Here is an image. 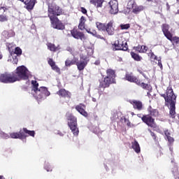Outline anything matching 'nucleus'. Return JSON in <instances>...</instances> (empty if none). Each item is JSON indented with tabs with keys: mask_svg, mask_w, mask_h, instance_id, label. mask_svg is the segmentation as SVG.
Returning a JSON list of instances; mask_svg holds the SVG:
<instances>
[{
	"mask_svg": "<svg viewBox=\"0 0 179 179\" xmlns=\"http://www.w3.org/2000/svg\"><path fill=\"white\" fill-rule=\"evenodd\" d=\"M48 17L50 19L52 27L57 30H64L65 25L59 21L57 16L62 15V8L55 3H51L48 5Z\"/></svg>",
	"mask_w": 179,
	"mask_h": 179,
	"instance_id": "obj_1",
	"label": "nucleus"
},
{
	"mask_svg": "<svg viewBox=\"0 0 179 179\" xmlns=\"http://www.w3.org/2000/svg\"><path fill=\"white\" fill-rule=\"evenodd\" d=\"M32 88L31 90V94L35 97V99L38 100H41L46 99L51 94L49 92L48 88L45 87H38V83L36 80L31 81Z\"/></svg>",
	"mask_w": 179,
	"mask_h": 179,
	"instance_id": "obj_2",
	"label": "nucleus"
},
{
	"mask_svg": "<svg viewBox=\"0 0 179 179\" xmlns=\"http://www.w3.org/2000/svg\"><path fill=\"white\" fill-rule=\"evenodd\" d=\"M106 77L103 78V80L100 81L99 86V94H101L104 92L106 87H108L111 83H115V71L111 69L106 71Z\"/></svg>",
	"mask_w": 179,
	"mask_h": 179,
	"instance_id": "obj_3",
	"label": "nucleus"
},
{
	"mask_svg": "<svg viewBox=\"0 0 179 179\" xmlns=\"http://www.w3.org/2000/svg\"><path fill=\"white\" fill-rule=\"evenodd\" d=\"M66 117L68 121V126L72 134L74 136H78V135H79V128H78V120L76 117L73 116L71 113H67Z\"/></svg>",
	"mask_w": 179,
	"mask_h": 179,
	"instance_id": "obj_4",
	"label": "nucleus"
},
{
	"mask_svg": "<svg viewBox=\"0 0 179 179\" xmlns=\"http://www.w3.org/2000/svg\"><path fill=\"white\" fill-rule=\"evenodd\" d=\"M30 72L24 66H18L16 69L15 74H13V78L16 79V82L19 80H27L29 79Z\"/></svg>",
	"mask_w": 179,
	"mask_h": 179,
	"instance_id": "obj_5",
	"label": "nucleus"
},
{
	"mask_svg": "<svg viewBox=\"0 0 179 179\" xmlns=\"http://www.w3.org/2000/svg\"><path fill=\"white\" fill-rule=\"evenodd\" d=\"M8 48L13 58V64H17V56L22 55V49H20V48L19 47H17L15 48V51L13 52V49L12 48V44L10 43L8 44Z\"/></svg>",
	"mask_w": 179,
	"mask_h": 179,
	"instance_id": "obj_6",
	"label": "nucleus"
},
{
	"mask_svg": "<svg viewBox=\"0 0 179 179\" xmlns=\"http://www.w3.org/2000/svg\"><path fill=\"white\" fill-rule=\"evenodd\" d=\"M168 103L166 106L169 107V114L173 118L176 117V103L177 101V96H173V100L171 98L166 99Z\"/></svg>",
	"mask_w": 179,
	"mask_h": 179,
	"instance_id": "obj_7",
	"label": "nucleus"
},
{
	"mask_svg": "<svg viewBox=\"0 0 179 179\" xmlns=\"http://www.w3.org/2000/svg\"><path fill=\"white\" fill-rule=\"evenodd\" d=\"M0 82L1 83H15L16 78L13 77V74L5 73L0 74Z\"/></svg>",
	"mask_w": 179,
	"mask_h": 179,
	"instance_id": "obj_8",
	"label": "nucleus"
},
{
	"mask_svg": "<svg viewBox=\"0 0 179 179\" xmlns=\"http://www.w3.org/2000/svg\"><path fill=\"white\" fill-rule=\"evenodd\" d=\"M115 50H122V51H127L128 50V44L127 43V42H124L121 41V40H118L117 42H115Z\"/></svg>",
	"mask_w": 179,
	"mask_h": 179,
	"instance_id": "obj_9",
	"label": "nucleus"
},
{
	"mask_svg": "<svg viewBox=\"0 0 179 179\" xmlns=\"http://www.w3.org/2000/svg\"><path fill=\"white\" fill-rule=\"evenodd\" d=\"M109 6L110 8V13L112 15L118 13V1L117 0H111L109 2Z\"/></svg>",
	"mask_w": 179,
	"mask_h": 179,
	"instance_id": "obj_10",
	"label": "nucleus"
},
{
	"mask_svg": "<svg viewBox=\"0 0 179 179\" xmlns=\"http://www.w3.org/2000/svg\"><path fill=\"white\" fill-rule=\"evenodd\" d=\"M162 97L164 98V100L166 101V104L169 103V101H167V99H170L171 100H173V97H177L176 94H174V92H173V89L169 88L166 90V94H162Z\"/></svg>",
	"mask_w": 179,
	"mask_h": 179,
	"instance_id": "obj_11",
	"label": "nucleus"
},
{
	"mask_svg": "<svg viewBox=\"0 0 179 179\" xmlns=\"http://www.w3.org/2000/svg\"><path fill=\"white\" fill-rule=\"evenodd\" d=\"M141 120L143 122H145V124L148 125V127H151V128H155V119H153L152 117L144 115L141 117Z\"/></svg>",
	"mask_w": 179,
	"mask_h": 179,
	"instance_id": "obj_12",
	"label": "nucleus"
},
{
	"mask_svg": "<svg viewBox=\"0 0 179 179\" xmlns=\"http://www.w3.org/2000/svg\"><path fill=\"white\" fill-rule=\"evenodd\" d=\"M10 138L12 139H26L27 135H25L24 132L20 131L19 132L10 133Z\"/></svg>",
	"mask_w": 179,
	"mask_h": 179,
	"instance_id": "obj_13",
	"label": "nucleus"
},
{
	"mask_svg": "<svg viewBox=\"0 0 179 179\" xmlns=\"http://www.w3.org/2000/svg\"><path fill=\"white\" fill-rule=\"evenodd\" d=\"M71 36L74 38H76L77 40H81L83 41V40H86V37L85 36V34L83 32H80L78 30L73 29L71 31Z\"/></svg>",
	"mask_w": 179,
	"mask_h": 179,
	"instance_id": "obj_14",
	"label": "nucleus"
},
{
	"mask_svg": "<svg viewBox=\"0 0 179 179\" xmlns=\"http://www.w3.org/2000/svg\"><path fill=\"white\" fill-rule=\"evenodd\" d=\"M170 29V27H169L168 24H164L162 25V31L165 36V37H166V38L168 40H169L170 41H172L173 40V34H171L169 31V29Z\"/></svg>",
	"mask_w": 179,
	"mask_h": 179,
	"instance_id": "obj_15",
	"label": "nucleus"
},
{
	"mask_svg": "<svg viewBox=\"0 0 179 179\" xmlns=\"http://www.w3.org/2000/svg\"><path fill=\"white\" fill-rule=\"evenodd\" d=\"M80 62H76L77 68L78 71H83L85 68L86 67V65H87V62H86V57L83 56H80Z\"/></svg>",
	"mask_w": 179,
	"mask_h": 179,
	"instance_id": "obj_16",
	"label": "nucleus"
},
{
	"mask_svg": "<svg viewBox=\"0 0 179 179\" xmlns=\"http://www.w3.org/2000/svg\"><path fill=\"white\" fill-rule=\"evenodd\" d=\"M113 24V21H110L106 26L105 30H106V32L108 33V36H114L115 29H114Z\"/></svg>",
	"mask_w": 179,
	"mask_h": 179,
	"instance_id": "obj_17",
	"label": "nucleus"
},
{
	"mask_svg": "<svg viewBox=\"0 0 179 179\" xmlns=\"http://www.w3.org/2000/svg\"><path fill=\"white\" fill-rule=\"evenodd\" d=\"M27 5V9L28 10H31L34 8V5L37 2V0H20Z\"/></svg>",
	"mask_w": 179,
	"mask_h": 179,
	"instance_id": "obj_18",
	"label": "nucleus"
},
{
	"mask_svg": "<svg viewBox=\"0 0 179 179\" xmlns=\"http://www.w3.org/2000/svg\"><path fill=\"white\" fill-rule=\"evenodd\" d=\"M126 80L128 82H131L133 83H136L137 85H141V80L136 78V77L134 76L132 74L126 73L125 76Z\"/></svg>",
	"mask_w": 179,
	"mask_h": 179,
	"instance_id": "obj_19",
	"label": "nucleus"
},
{
	"mask_svg": "<svg viewBox=\"0 0 179 179\" xmlns=\"http://www.w3.org/2000/svg\"><path fill=\"white\" fill-rule=\"evenodd\" d=\"M131 148L134 149L136 153H141V146L136 140H134L133 142H131Z\"/></svg>",
	"mask_w": 179,
	"mask_h": 179,
	"instance_id": "obj_20",
	"label": "nucleus"
},
{
	"mask_svg": "<svg viewBox=\"0 0 179 179\" xmlns=\"http://www.w3.org/2000/svg\"><path fill=\"white\" fill-rule=\"evenodd\" d=\"M145 9V7L143 6H137L136 4L135 7L132 10V13H134L135 15H138V13H141L142 10Z\"/></svg>",
	"mask_w": 179,
	"mask_h": 179,
	"instance_id": "obj_21",
	"label": "nucleus"
},
{
	"mask_svg": "<svg viewBox=\"0 0 179 179\" xmlns=\"http://www.w3.org/2000/svg\"><path fill=\"white\" fill-rule=\"evenodd\" d=\"M57 94L59 96H61L62 97H71V92L65 90H60L59 92H57Z\"/></svg>",
	"mask_w": 179,
	"mask_h": 179,
	"instance_id": "obj_22",
	"label": "nucleus"
},
{
	"mask_svg": "<svg viewBox=\"0 0 179 179\" xmlns=\"http://www.w3.org/2000/svg\"><path fill=\"white\" fill-rule=\"evenodd\" d=\"M132 104L134 106V108L141 111L142 110L143 104L140 101H132Z\"/></svg>",
	"mask_w": 179,
	"mask_h": 179,
	"instance_id": "obj_23",
	"label": "nucleus"
},
{
	"mask_svg": "<svg viewBox=\"0 0 179 179\" xmlns=\"http://www.w3.org/2000/svg\"><path fill=\"white\" fill-rule=\"evenodd\" d=\"M76 110L78 111L81 115H83V117H87V112L82 108V105H78L76 106Z\"/></svg>",
	"mask_w": 179,
	"mask_h": 179,
	"instance_id": "obj_24",
	"label": "nucleus"
},
{
	"mask_svg": "<svg viewBox=\"0 0 179 179\" xmlns=\"http://www.w3.org/2000/svg\"><path fill=\"white\" fill-rule=\"evenodd\" d=\"M47 45L48 50H50V51H53V52H55V51H58V50H59L58 48L59 46H55L54 43H49Z\"/></svg>",
	"mask_w": 179,
	"mask_h": 179,
	"instance_id": "obj_25",
	"label": "nucleus"
},
{
	"mask_svg": "<svg viewBox=\"0 0 179 179\" xmlns=\"http://www.w3.org/2000/svg\"><path fill=\"white\" fill-rule=\"evenodd\" d=\"M136 50L139 51L140 52L145 53L148 51V47L146 45H138L136 47Z\"/></svg>",
	"mask_w": 179,
	"mask_h": 179,
	"instance_id": "obj_26",
	"label": "nucleus"
},
{
	"mask_svg": "<svg viewBox=\"0 0 179 179\" xmlns=\"http://www.w3.org/2000/svg\"><path fill=\"white\" fill-rule=\"evenodd\" d=\"M136 6V3H135V0H130L127 3V9H134V8Z\"/></svg>",
	"mask_w": 179,
	"mask_h": 179,
	"instance_id": "obj_27",
	"label": "nucleus"
},
{
	"mask_svg": "<svg viewBox=\"0 0 179 179\" xmlns=\"http://www.w3.org/2000/svg\"><path fill=\"white\" fill-rule=\"evenodd\" d=\"M131 58L134 59V61H141L142 59V57L139 56V55L131 52Z\"/></svg>",
	"mask_w": 179,
	"mask_h": 179,
	"instance_id": "obj_28",
	"label": "nucleus"
},
{
	"mask_svg": "<svg viewBox=\"0 0 179 179\" xmlns=\"http://www.w3.org/2000/svg\"><path fill=\"white\" fill-rule=\"evenodd\" d=\"M23 131L24 134H27V135H29V136H32L33 138H34V136L36 135V132L34 131H30L26 128H23Z\"/></svg>",
	"mask_w": 179,
	"mask_h": 179,
	"instance_id": "obj_29",
	"label": "nucleus"
},
{
	"mask_svg": "<svg viewBox=\"0 0 179 179\" xmlns=\"http://www.w3.org/2000/svg\"><path fill=\"white\" fill-rule=\"evenodd\" d=\"M2 35L5 36V37H13V36H15V32H13V31H10L8 33V31H3Z\"/></svg>",
	"mask_w": 179,
	"mask_h": 179,
	"instance_id": "obj_30",
	"label": "nucleus"
},
{
	"mask_svg": "<svg viewBox=\"0 0 179 179\" xmlns=\"http://www.w3.org/2000/svg\"><path fill=\"white\" fill-rule=\"evenodd\" d=\"M96 26L99 30H106V25L101 22H96Z\"/></svg>",
	"mask_w": 179,
	"mask_h": 179,
	"instance_id": "obj_31",
	"label": "nucleus"
},
{
	"mask_svg": "<svg viewBox=\"0 0 179 179\" xmlns=\"http://www.w3.org/2000/svg\"><path fill=\"white\" fill-rule=\"evenodd\" d=\"M0 138H1V139H9V138H10V134H8L2 131H0Z\"/></svg>",
	"mask_w": 179,
	"mask_h": 179,
	"instance_id": "obj_32",
	"label": "nucleus"
},
{
	"mask_svg": "<svg viewBox=\"0 0 179 179\" xmlns=\"http://www.w3.org/2000/svg\"><path fill=\"white\" fill-rule=\"evenodd\" d=\"M44 169H45V170H46V171H48V172H51V171H52V166L51 164H50V163H48V162H45Z\"/></svg>",
	"mask_w": 179,
	"mask_h": 179,
	"instance_id": "obj_33",
	"label": "nucleus"
},
{
	"mask_svg": "<svg viewBox=\"0 0 179 179\" xmlns=\"http://www.w3.org/2000/svg\"><path fill=\"white\" fill-rule=\"evenodd\" d=\"M90 34H92V36H94V37H96V38H101L103 39V37H101V35L98 34L97 32L94 30H92V31H88Z\"/></svg>",
	"mask_w": 179,
	"mask_h": 179,
	"instance_id": "obj_34",
	"label": "nucleus"
},
{
	"mask_svg": "<svg viewBox=\"0 0 179 179\" xmlns=\"http://www.w3.org/2000/svg\"><path fill=\"white\" fill-rule=\"evenodd\" d=\"M131 27V25L129 24H120V29L122 30H128Z\"/></svg>",
	"mask_w": 179,
	"mask_h": 179,
	"instance_id": "obj_35",
	"label": "nucleus"
},
{
	"mask_svg": "<svg viewBox=\"0 0 179 179\" xmlns=\"http://www.w3.org/2000/svg\"><path fill=\"white\" fill-rule=\"evenodd\" d=\"M150 115L152 117H157V115H159V111L156 109H152L150 110Z\"/></svg>",
	"mask_w": 179,
	"mask_h": 179,
	"instance_id": "obj_36",
	"label": "nucleus"
},
{
	"mask_svg": "<svg viewBox=\"0 0 179 179\" xmlns=\"http://www.w3.org/2000/svg\"><path fill=\"white\" fill-rule=\"evenodd\" d=\"M0 22H8V17H6V15H0Z\"/></svg>",
	"mask_w": 179,
	"mask_h": 179,
	"instance_id": "obj_37",
	"label": "nucleus"
},
{
	"mask_svg": "<svg viewBox=\"0 0 179 179\" xmlns=\"http://www.w3.org/2000/svg\"><path fill=\"white\" fill-rule=\"evenodd\" d=\"M48 64L49 65L51 66V68H52L53 66H55V62H54V60H52V59H50L48 60Z\"/></svg>",
	"mask_w": 179,
	"mask_h": 179,
	"instance_id": "obj_38",
	"label": "nucleus"
},
{
	"mask_svg": "<svg viewBox=\"0 0 179 179\" xmlns=\"http://www.w3.org/2000/svg\"><path fill=\"white\" fill-rule=\"evenodd\" d=\"M52 69L53 71H55V72H57V73H61V70L58 68V66L57 65L52 67Z\"/></svg>",
	"mask_w": 179,
	"mask_h": 179,
	"instance_id": "obj_39",
	"label": "nucleus"
},
{
	"mask_svg": "<svg viewBox=\"0 0 179 179\" xmlns=\"http://www.w3.org/2000/svg\"><path fill=\"white\" fill-rule=\"evenodd\" d=\"M138 86H141V87H143V89H148V87H149V85L145 84L144 83H141V82Z\"/></svg>",
	"mask_w": 179,
	"mask_h": 179,
	"instance_id": "obj_40",
	"label": "nucleus"
},
{
	"mask_svg": "<svg viewBox=\"0 0 179 179\" xmlns=\"http://www.w3.org/2000/svg\"><path fill=\"white\" fill-rule=\"evenodd\" d=\"M96 3H97L96 5L97 8H101L103 5V0H96Z\"/></svg>",
	"mask_w": 179,
	"mask_h": 179,
	"instance_id": "obj_41",
	"label": "nucleus"
},
{
	"mask_svg": "<svg viewBox=\"0 0 179 179\" xmlns=\"http://www.w3.org/2000/svg\"><path fill=\"white\" fill-rule=\"evenodd\" d=\"M166 139L169 142V143H173L174 142V138L173 137H171V136L166 137Z\"/></svg>",
	"mask_w": 179,
	"mask_h": 179,
	"instance_id": "obj_42",
	"label": "nucleus"
},
{
	"mask_svg": "<svg viewBox=\"0 0 179 179\" xmlns=\"http://www.w3.org/2000/svg\"><path fill=\"white\" fill-rule=\"evenodd\" d=\"M78 29H80V30H83L85 29V24L80 22Z\"/></svg>",
	"mask_w": 179,
	"mask_h": 179,
	"instance_id": "obj_43",
	"label": "nucleus"
},
{
	"mask_svg": "<svg viewBox=\"0 0 179 179\" xmlns=\"http://www.w3.org/2000/svg\"><path fill=\"white\" fill-rule=\"evenodd\" d=\"M124 122H127V127H132L131 122H129V120L128 119L124 117Z\"/></svg>",
	"mask_w": 179,
	"mask_h": 179,
	"instance_id": "obj_44",
	"label": "nucleus"
},
{
	"mask_svg": "<svg viewBox=\"0 0 179 179\" xmlns=\"http://www.w3.org/2000/svg\"><path fill=\"white\" fill-rule=\"evenodd\" d=\"M80 9L82 13H83L84 15H86L87 13V10H86L85 7H81Z\"/></svg>",
	"mask_w": 179,
	"mask_h": 179,
	"instance_id": "obj_45",
	"label": "nucleus"
},
{
	"mask_svg": "<svg viewBox=\"0 0 179 179\" xmlns=\"http://www.w3.org/2000/svg\"><path fill=\"white\" fill-rule=\"evenodd\" d=\"M150 55L152 59H157V56H155V53L150 52Z\"/></svg>",
	"mask_w": 179,
	"mask_h": 179,
	"instance_id": "obj_46",
	"label": "nucleus"
},
{
	"mask_svg": "<svg viewBox=\"0 0 179 179\" xmlns=\"http://www.w3.org/2000/svg\"><path fill=\"white\" fill-rule=\"evenodd\" d=\"M55 134L56 135H59V136H64V133L61 132L60 131H56Z\"/></svg>",
	"mask_w": 179,
	"mask_h": 179,
	"instance_id": "obj_47",
	"label": "nucleus"
},
{
	"mask_svg": "<svg viewBox=\"0 0 179 179\" xmlns=\"http://www.w3.org/2000/svg\"><path fill=\"white\" fill-rule=\"evenodd\" d=\"M65 65H66V66H71V60H69V59L66 60Z\"/></svg>",
	"mask_w": 179,
	"mask_h": 179,
	"instance_id": "obj_48",
	"label": "nucleus"
},
{
	"mask_svg": "<svg viewBox=\"0 0 179 179\" xmlns=\"http://www.w3.org/2000/svg\"><path fill=\"white\" fill-rule=\"evenodd\" d=\"M85 22H86V19L85 18V17L82 16L80 19V23H84Z\"/></svg>",
	"mask_w": 179,
	"mask_h": 179,
	"instance_id": "obj_49",
	"label": "nucleus"
},
{
	"mask_svg": "<svg viewBox=\"0 0 179 179\" xmlns=\"http://www.w3.org/2000/svg\"><path fill=\"white\" fill-rule=\"evenodd\" d=\"M76 62H78V59H76V58H74L73 60L71 61V65H75V64H76Z\"/></svg>",
	"mask_w": 179,
	"mask_h": 179,
	"instance_id": "obj_50",
	"label": "nucleus"
},
{
	"mask_svg": "<svg viewBox=\"0 0 179 179\" xmlns=\"http://www.w3.org/2000/svg\"><path fill=\"white\" fill-rule=\"evenodd\" d=\"M164 134H165V136H166V138H169V136H170V132H169V130H166L164 131Z\"/></svg>",
	"mask_w": 179,
	"mask_h": 179,
	"instance_id": "obj_51",
	"label": "nucleus"
},
{
	"mask_svg": "<svg viewBox=\"0 0 179 179\" xmlns=\"http://www.w3.org/2000/svg\"><path fill=\"white\" fill-rule=\"evenodd\" d=\"M158 66H160V68H163V65L162 64V60L158 59Z\"/></svg>",
	"mask_w": 179,
	"mask_h": 179,
	"instance_id": "obj_52",
	"label": "nucleus"
},
{
	"mask_svg": "<svg viewBox=\"0 0 179 179\" xmlns=\"http://www.w3.org/2000/svg\"><path fill=\"white\" fill-rule=\"evenodd\" d=\"M96 0H90V3H92L93 5H96Z\"/></svg>",
	"mask_w": 179,
	"mask_h": 179,
	"instance_id": "obj_53",
	"label": "nucleus"
},
{
	"mask_svg": "<svg viewBox=\"0 0 179 179\" xmlns=\"http://www.w3.org/2000/svg\"><path fill=\"white\" fill-rule=\"evenodd\" d=\"M151 136H152L153 139H156V135L155 134V133L151 132Z\"/></svg>",
	"mask_w": 179,
	"mask_h": 179,
	"instance_id": "obj_54",
	"label": "nucleus"
},
{
	"mask_svg": "<svg viewBox=\"0 0 179 179\" xmlns=\"http://www.w3.org/2000/svg\"><path fill=\"white\" fill-rule=\"evenodd\" d=\"M2 58H3L2 53H1L0 52V59H2Z\"/></svg>",
	"mask_w": 179,
	"mask_h": 179,
	"instance_id": "obj_55",
	"label": "nucleus"
},
{
	"mask_svg": "<svg viewBox=\"0 0 179 179\" xmlns=\"http://www.w3.org/2000/svg\"><path fill=\"white\" fill-rule=\"evenodd\" d=\"M92 101L96 102V98H92Z\"/></svg>",
	"mask_w": 179,
	"mask_h": 179,
	"instance_id": "obj_56",
	"label": "nucleus"
},
{
	"mask_svg": "<svg viewBox=\"0 0 179 179\" xmlns=\"http://www.w3.org/2000/svg\"><path fill=\"white\" fill-rule=\"evenodd\" d=\"M0 179H5V178H3V176H0Z\"/></svg>",
	"mask_w": 179,
	"mask_h": 179,
	"instance_id": "obj_57",
	"label": "nucleus"
},
{
	"mask_svg": "<svg viewBox=\"0 0 179 179\" xmlns=\"http://www.w3.org/2000/svg\"><path fill=\"white\" fill-rule=\"evenodd\" d=\"M134 127H135V125L131 124V127H130V128H134Z\"/></svg>",
	"mask_w": 179,
	"mask_h": 179,
	"instance_id": "obj_58",
	"label": "nucleus"
},
{
	"mask_svg": "<svg viewBox=\"0 0 179 179\" xmlns=\"http://www.w3.org/2000/svg\"><path fill=\"white\" fill-rule=\"evenodd\" d=\"M95 64H96V65H99V62H96Z\"/></svg>",
	"mask_w": 179,
	"mask_h": 179,
	"instance_id": "obj_59",
	"label": "nucleus"
},
{
	"mask_svg": "<svg viewBox=\"0 0 179 179\" xmlns=\"http://www.w3.org/2000/svg\"><path fill=\"white\" fill-rule=\"evenodd\" d=\"M89 31H90V29H87V32L89 33Z\"/></svg>",
	"mask_w": 179,
	"mask_h": 179,
	"instance_id": "obj_60",
	"label": "nucleus"
},
{
	"mask_svg": "<svg viewBox=\"0 0 179 179\" xmlns=\"http://www.w3.org/2000/svg\"><path fill=\"white\" fill-rule=\"evenodd\" d=\"M166 6H169V3H166Z\"/></svg>",
	"mask_w": 179,
	"mask_h": 179,
	"instance_id": "obj_61",
	"label": "nucleus"
},
{
	"mask_svg": "<svg viewBox=\"0 0 179 179\" xmlns=\"http://www.w3.org/2000/svg\"><path fill=\"white\" fill-rule=\"evenodd\" d=\"M1 9H5V8L4 7H1Z\"/></svg>",
	"mask_w": 179,
	"mask_h": 179,
	"instance_id": "obj_62",
	"label": "nucleus"
},
{
	"mask_svg": "<svg viewBox=\"0 0 179 179\" xmlns=\"http://www.w3.org/2000/svg\"><path fill=\"white\" fill-rule=\"evenodd\" d=\"M144 78H146V76H145V75H143Z\"/></svg>",
	"mask_w": 179,
	"mask_h": 179,
	"instance_id": "obj_63",
	"label": "nucleus"
},
{
	"mask_svg": "<svg viewBox=\"0 0 179 179\" xmlns=\"http://www.w3.org/2000/svg\"><path fill=\"white\" fill-rule=\"evenodd\" d=\"M147 1H150V0H147Z\"/></svg>",
	"mask_w": 179,
	"mask_h": 179,
	"instance_id": "obj_64",
	"label": "nucleus"
}]
</instances>
